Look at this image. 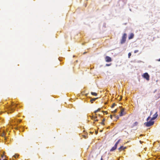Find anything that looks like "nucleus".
I'll return each mask as SVG.
<instances>
[{"instance_id": "obj_1", "label": "nucleus", "mask_w": 160, "mask_h": 160, "mask_svg": "<svg viewBox=\"0 0 160 160\" xmlns=\"http://www.w3.org/2000/svg\"><path fill=\"white\" fill-rule=\"evenodd\" d=\"M7 110L8 111V113H11L13 112L14 108L16 107L15 105H8L7 106Z\"/></svg>"}, {"instance_id": "obj_2", "label": "nucleus", "mask_w": 160, "mask_h": 160, "mask_svg": "<svg viewBox=\"0 0 160 160\" xmlns=\"http://www.w3.org/2000/svg\"><path fill=\"white\" fill-rule=\"evenodd\" d=\"M150 118V117H148V118L147 119V121L148 122H145L144 123V124L147 127H150L154 123V121H152V120H151L150 121L148 122Z\"/></svg>"}, {"instance_id": "obj_3", "label": "nucleus", "mask_w": 160, "mask_h": 160, "mask_svg": "<svg viewBox=\"0 0 160 160\" xmlns=\"http://www.w3.org/2000/svg\"><path fill=\"white\" fill-rule=\"evenodd\" d=\"M6 134L5 131L2 128L0 129V136L4 137L5 139H6Z\"/></svg>"}, {"instance_id": "obj_4", "label": "nucleus", "mask_w": 160, "mask_h": 160, "mask_svg": "<svg viewBox=\"0 0 160 160\" xmlns=\"http://www.w3.org/2000/svg\"><path fill=\"white\" fill-rule=\"evenodd\" d=\"M127 36V34L126 33H125L123 34L121 41V44H123L125 42Z\"/></svg>"}, {"instance_id": "obj_5", "label": "nucleus", "mask_w": 160, "mask_h": 160, "mask_svg": "<svg viewBox=\"0 0 160 160\" xmlns=\"http://www.w3.org/2000/svg\"><path fill=\"white\" fill-rule=\"evenodd\" d=\"M120 116H122L125 115L126 113L124 112V109L122 108L120 110V112H119Z\"/></svg>"}, {"instance_id": "obj_6", "label": "nucleus", "mask_w": 160, "mask_h": 160, "mask_svg": "<svg viewBox=\"0 0 160 160\" xmlns=\"http://www.w3.org/2000/svg\"><path fill=\"white\" fill-rule=\"evenodd\" d=\"M143 77L146 78L147 80H149V76L147 73H145L143 74Z\"/></svg>"}, {"instance_id": "obj_7", "label": "nucleus", "mask_w": 160, "mask_h": 160, "mask_svg": "<svg viewBox=\"0 0 160 160\" xmlns=\"http://www.w3.org/2000/svg\"><path fill=\"white\" fill-rule=\"evenodd\" d=\"M105 60L107 62H111L112 61L111 58L110 57L108 56L106 57Z\"/></svg>"}, {"instance_id": "obj_8", "label": "nucleus", "mask_w": 160, "mask_h": 160, "mask_svg": "<svg viewBox=\"0 0 160 160\" xmlns=\"http://www.w3.org/2000/svg\"><path fill=\"white\" fill-rule=\"evenodd\" d=\"M157 116L158 114H157V113H156L154 115L153 117L151 119V120H153L157 118Z\"/></svg>"}, {"instance_id": "obj_9", "label": "nucleus", "mask_w": 160, "mask_h": 160, "mask_svg": "<svg viewBox=\"0 0 160 160\" xmlns=\"http://www.w3.org/2000/svg\"><path fill=\"white\" fill-rule=\"evenodd\" d=\"M134 36V35L133 33H131L129 36L128 37V39H131L133 38Z\"/></svg>"}, {"instance_id": "obj_10", "label": "nucleus", "mask_w": 160, "mask_h": 160, "mask_svg": "<svg viewBox=\"0 0 160 160\" xmlns=\"http://www.w3.org/2000/svg\"><path fill=\"white\" fill-rule=\"evenodd\" d=\"M126 147H123V146H121L118 149L119 151H121V150H124L126 149Z\"/></svg>"}, {"instance_id": "obj_11", "label": "nucleus", "mask_w": 160, "mask_h": 160, "mask_svg": "<svg viewBox=\"0 0 160 160\" xmlns=\"http://www.w3.org/2000/svg\"><path fill=\"white\" fill-rule=\"evenodd\" d=\"M117 147L115 146H114L110 150V151L111 152L115 150L117 148Z\"/></svg>"}, {"instance_id": "obj_12", "label": "nucleus", "mask_w": 160, "mask_h": 160, "mask_svg": "<svg viewBox=\"0 0 160 160\" xmlns=\"http://www.w3.org/2000/svg\"><path fill=\"white\" fill-rule=\"evenodd\" d=\"M90 117L91 119H96V118H97V116H90Z\"/></svg>"}, {"instance_id": "obj_13", "label": "nucleus", "mask_w": 160, "mask_h": 160, "mask_svg": "<svg viewBox=\"0 0 160 160\" xmlns=\"http://www.w3.org/2000/svg\"><path fill=\"white\" fill-rule=\"evenodd\" d=\"M120 139L118 140V141L115 143V146H116V147H117L118 145V144L119 142L120 141Z\"/></svg>"}, {"instance_id": "obj_14", "label": "nucleus", "mask_w": 160, "mask_h": 160, "mask_svg": "<svg viewBox=\"0 0 160 160\" xmlns=\"http://www.w3.org/2000/svg\"><path fill=\"white\" fill-rule=\"evenodd\" d=\"M105 121V119L103 118L102 120V122H101L100 123L102 125H104V122Z\"/></svg>"}, {"instance_id": "obj_15", "label": "nucleus", "mask_w": 160, "mask_h": 160, "mask_svg": "<svg viewBox=\"0 0 160 160\" xmlns=\"http://www.w3.org/2000/svg\"><path fill=\"white\" fill-rule=\"evenodd\" d=\"M91 94H92V95L95 96H96L97 95V93H96L95 92H91Z\"/></svg>"}, {"instance_id": "obj_16", "label": "nucleus", "mask_w": 160, "mask_h": 160, "mask_svg": "<svg viewBox=\"0 0 160 160\" xmlns=\"http://www.w3.org/2000/svg\"><path fill=\"white\" fill-rule=\"evenodd\" d=\"M96 98H92L90 101V102H91V103H92L94 101Z\"/></svg>"}, {"instance_id": "obj_17", "label": "nucleus", "mask_w": 160, "mask_h": 160, "mask_svg": "<svg viewBox=\"0 0 160 160\" xmlns=\"http://www.w3.org/2000/svg\"><path fill=\"white\" fill-rule=\"evenodd\" d=\"M100 108H98V109H97V110H95L94 112V113H97L98 112H99V111H100ZM95 115H96V114H95Z\"/></svg>"}, {"instance_id": "obj_18", "label": "nucleus", "mask_w": 160, "mask_h": 160, "mask_svg": "<svg viewBox=\"0 0 160 160\" xmlns=\"http://www.w3.org/2000/svg\"><path fill=\"white\" fill-rule=\"evenodd\" d=\"M138 122H135L134 124V125L136 126L138 125Z\"/></svg>"}, {"instance_id": "obj_19", "label": "nucleus", "mask_w": 160, "mask_h": 160, "mask_svg": "<svg viewBox=\"0 0 160 160\" xmlns=\"http://www.w3.org/2000/svg\"><path fill=\"white\" fill-rule=\"evenodd\" d=\"M131 53L130 52H129L128 54V58H130V57L131 56Z\"/></svg>"}, {"instance_id": "obj_20", "label": "nucleus", "mask_w": 160, "mask_h": 160, "mask_svg": "<svg viewBox=\"0 0 160 160\" xmlns=\"http://www.w3.org/2000/svg\"><path fill=\"white\" fill-rule=\"evenodd\" d=\"M138 51H139L138 50H135L134 51V53H136L138 52Z\"/></svg>"}, {"instance_id": "obj_21", "label": "nucleus", "mask_w": 160, "mask_h": 160, "mask_svg": "<svg viewBox=\"0 0 160 160\" xmlns=\"http://www.w3.org/2000/svg\"><path fill=\"white\" fill-rule=\"evenodd\" d=\"M117 112V109H116L115 110H114L113 111V113H115Z\"/></svg>"}, {"instance_id": "obj_22", "label": "nucleus", "mask_w": 160, "mask_h": 160, "mask_svg": "<svg viewBox=\"0 0 160 160\" xmlns=\"http://www.w3.org/2000/svg\"><path fill=\"white\" fill-rule=\"evenodd\" d=\"M111 64H106V66H110L111 65Z\"/></svg>"}, {"instance_id": "obj_23", "label": "nucleus", "mask_w": 160, "mask_h": 160, "mask_svg": "<svg viewBox=\"0 0 160 160\" xmlns=\"http://www.w3.org/2000/svg\"><path fill=\"white\" fill-rule=\"evenodd\" d=\"M115 105V103H113L112 106V107L113 108L114 107V106Z\"/></svg>"}, {"instance_id": "obj_24", "label": "nucleus", "mask_w": 160, "mask_h": 160, "mask_svg": "<svg viewBox=\"0 0 160 160\" xmlns=\"http://www.w3.org/2000/svg\"><path fill=\"white\" fill-rule=\"evenodd\" d=\"M103 112L104 114H108V112H107V111H104Z\"/></svg>"}, {"instance_id": "obj_25", "label": "nucleus", "mask_w": 160, "mask_h": 160, "mask_svg": "<svg viewBox=\"0 0 160 160\" xmlns=\"http://www.w3.org/2000/svg\"><path fill=\"white\" fill-rule=\"evenodd\" d=\"M94 121L95 122H97V121H98V120L97 119H94Z\"/></svg>"}, {"instance_id": "obj_26", "label": "nucleus", "mask_w": 160, "mask_h": 160, "mask_svg": "<svg viewBox=\"0 0 160 160\" xmlns=\"http://www.w3.org/2000/svg\"><path fill=\"white\" fill-rule=\"evenodd\" d=\"M110 117L111 119H112V115H110Z\"/></svg>"}, {"instance_id": "obj_27", "label": "nucleus", "mask_w": 160, "mask_h": 160, "mask_svg": "<svg viewBox=\"0 0 160 160\" xmlns=\"http://www.w3.org/2000/svg\"><path fill=\"white\" fill-rule=\"evenodd\" d=\"M116 118H117V119H118V118H119V117H118V116H117V117H116Z\"/></svg>"}, {"instance_id": "obj_28", "label": "nucleus", "mask_w": 160, "mask_h": 160, "mask_svg": "<svg viewBox=\"0 0 160 160\" xmlns=\"http://www.w3.org/2000/svg\"><path fill=\"white\" fill-rule=\"evenodd\" d=\"M157 61L160 62V58L158 60H157Z\"/></svg>"}, {"instance_id": "obj_29", "label": "nucleus", "mask_w": 160, "mask_h": 160, "mask_svg": "<svg viewBox=\"0 0 160 160\" xmlns=\"http://www.w3.org/2000/svg\"><path fill=\"white\" fill-rule=\"evenodd\" d=\"M98 116H100V114H99V115H98Z\"/></svg>"}, {"instance_id": "obj_30", "label": "nucleus", "mask_w": 160, "mask_h": 160, "mask_svg": "<svg viewBox=\"0 0 160 160\" xmlns=\"http://www.w3.org/2000/svg\"><path fill=\"white\" fill-rule=\"evenodd\" d=\"M96 134H97V132H96Z\"/></svg>"}, {"instance_id": "obj_31", "label": "nucleus", "mask_w": 160, "mask_h": 160, "mask_svg": "<svg viewBox=\"0 0 160 160\" xmlns=\"http://www.w3.org/2000/svg\"><path fill=\"white\" fill-rule=\"evenodd\" d=\"M21 122V120H19V122Z\"/></svg>"}, {"instance_id": "obj_32", "label": "nucleus", "mask_w": 160, "mask_h": 160, "mask_svg": "<svg viewBox=\"0 0 160 160\" xmlns=\"http://www.w3.org/2000/svg\"><path fill=\"white\" fill-rule=\"evenodd\" d=\"M140 136H142V134H141V135H140Z\"/></svg>"}, {"instance_id": "obj_33", "label": "nucleus", "mask_w": 160, "mask_h": 160, "mask_svg": "<svg viewBox=\"0 0 160 160\" xmlns=\"http://www.w3.org/2000/svg\"><path fill=\"white\" fill-rule=\"evenodd\" d=\"M0 160H1V159H0Z\"/></svg>"}]
</instances>
